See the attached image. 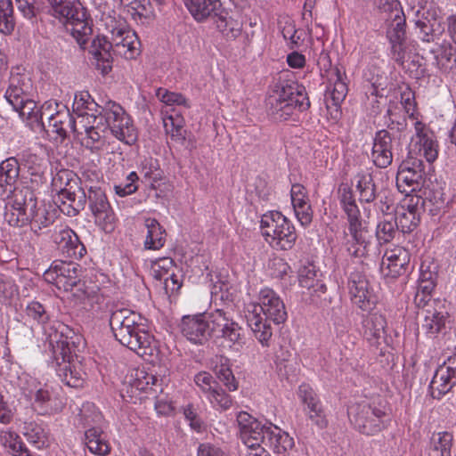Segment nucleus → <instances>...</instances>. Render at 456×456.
Segmentation results:
<instances>
[{
	"instance_id": "1",
	"label": "nucleus",
	"mask_w": 456,
	"mask_h": 456,
	"mask_svg": "<svg viewBox=\"0 0 456 456\" xmlns=\"http://www.w3.org/2000/svg\"><path fill=\"white\" fill-rule=\"evenodd\" d=\"M46 341L52 352L53 364L61 380L68 387H83L86 373L81 369L77 351L81 337L63 322L45 328Z\"/></svg>"
},
{
	"instance_id": "2",
	"label": "nucleus",
	"mask_w": 456,
	"mask_h": 456,
	"mask_svg": "<svg viewBox=\"0 0 456 456\" xmlns=\"http://www.w3.org/2000/svg\"><path fill=\"white\" fill-rule=\"evenodd\" d=\"M90 126L84 125L86 137L83 144L91 150H99L103 144V138L108 131L118 140L132 145L136 142L137 134L130 116L123 107L113 102L107 101L101 108L99 114L90 115Z\"/></svg>"
},
{
	"instance_id": "3",
	"label": "nucleus",
	"mask_w": 456,
	"mask_h": 456,
	"mask_svg": "<svg viewBox=\"0 0 456 456\" xmlns=\"http://www.w3.org/2000/svg\"><path fill=\"white\" fill-rule=\"evenodd\" d=\"M145 321L131 309L118 305L110 309V326L116 340L142 357L151 356L155 349L154 338L147 330Z\"/></svg>"
},
{
	"instance_id": "4",
	"label": "nucleus",
	"mask_w": 456,
	"mask_h": 456,
	"mask_svg": "<svg viewBox=\"0 0 456 456\" xmlns=\"http://www.w3.org/2000/svg\"><path fill=\"white\" fill-rule=\"evenodd\" d=\"M265 102L268 114L277 121H285L296 110L302 112L310 108L305 87L282 76L273 80Z\"/></svg>"
},
{
	"instance_id": "5",
	"label": "nucleus",
	"mask_w": 456,
	"mask_h": 456,
	"mask_svg": "<svg viewBox=\"0 0 456 456\" xmlns=\"http://www.w3.org/2000/svg\"><path fill=\"white\" fill-rule=\"evenodd\" d=\"M259 304L253 305L246 315L248 327L256 338L263 345L268 346L273 336L269 321L275 324L283 323L288 317L283 301L271 289L265 288L259 293Z\"/></svg>"
},
{
	"instance_id": "6",
	"label": "nucleus",
	"mask_w": 456,
	"mask_h": 456,
	"mask_svg": "<svg viewBox=\"0 0 456 456\" xmlns=\"http://www.w3.org/2000/svg\"><path fill=\"white\" fill-rule=\"evenodd\" d=\"M80 271L79 265L73 261L55 260L44 273L43 278L59 290L71 292L74 290V297L86 308L98 303L100 297L94 291L85 289V283L79 278Z\"/></svg>"
},
{
	"instance_id": "7",
	"label": "nucleus",
	"mask_w": 456,
	"mask_h": 456,
	"mask_svg": "<svg viewBox=\"0 0 456 456\" xmlns=\"http://www.w3.org/2000/svg\"><path fill=\"white\" fill-rule=\"evenodd\" d=\"M49 13L58 19L79 45H85L93 32L92 20L79 2L69 0H47Z\"/></svg>"
},
{
	"instance_id": "8",
	"label": "nucleus",
	"mask_w": 456,
	"mask_h": 456,
	"mask_svg": "<svg viewBox=\"0 0 456 456\" xmlns=\"http://www.w3.org/2000/svg\"><path fill=\"white\" fill-rule=\"evenodd\" d=\"M386 403L379 401L362 403L348 409V417L356 430L366 436H374L390 424V415Z\"/></svg>"
},
{
	"instance_id": "9",
	"label": "nucleus",
	"mask_w": 456,
	"mask_h": 456,
	"mask_svg": "<svg viewBox=\"0 0 456 456\" xmlns=\"http://www.w3.org/2000/svg\"><path fill=\"white\" fill-rule=\"evenodd\" d=\"M60 182V191L53 198L54 204L69 216H77L86 204L87 193L78 186L76 175L69 170H61L53 179V185L57 187Z\"/></svg>"
},
{
	"instance_id": "10",
	"label": "nucleus",
	"mask_w": 456,
	"mask_h": 456,
	"mask_svg": "<svg viewBox=\"0 0 456 456\" xmlns=\"http://www.w3.org/2000/svg\"><path fill=\"white\" fill-rule=\"evenodd\" d=\"M262 235L271 247L281 250L291 249L297 235L292 222L279 211L264 214L260 221Z\"/></svg>"
},
{
	"instance_id": "11",
	"label": "nucleus",
	"mask_w": 456,
	"mask_h": 456,
	"mask_svg": "<svg viewBox=\"0 0 456 456\" xmlns=\"http://www.w3.org/2000/svg\"><path fill=\"white\" fill-rule=\"evenodd\" d=\"M129 28L125 23H119L111 29L110 41L105 37H97L92 42L91 53L95 60V66L102 75L109 74L112 69V53L116 48H121Z\"/></svg>"
},
{
	"instance_id": "12",
	"label": "nucleus",
	"mask_w": 456,
	"mask_h": 456,
	"mask_svg": "<svg viewBox=\"0 0 456 456\" xmlns=\"http://www.w3.org/2000/svg\"><path fill=\"white\" fill-rule=\"evenodd\" d=\"M426 164L418 158L409 157L403 160L396 174V187L402 193L420 191L426 182Z\"/></svg>"
},
{
	"instance_id": "13",
	"label": "nucleus",
	"mask_w": 456,
	"mask_h": 456,
	"mask_svg": "<svg viewBox=\"0 0 456 456\" xmlns=\"http://www.w3.org/2000/svg\"><path fill=\"white\" fill-rule=\"evenodd\" d=\"M347 288L352 303L362 311L372 310L377 304V297L364 273L363 265L350 273Z\"/></svg>"
},
{
	"instance_id": "14",
	"label": "nucleus",
	"mask_w": 456,
	"mask_h": 456,
	"mask_svg": "<svg viewBox=\"0 0 456 456\" xmlns=\"http://www.w3.org/2000/svg\"><path fill=\"white\" fill-rule=\"evenodd\" d=\"M211 336L223 339L230 347L241 346L243 341L242 329L224 309H216L209 313Z\"/></svg>"
},
{
	"instance_id": "15",
	"label": "nucleus",
	"mask_w": 456,
	"mask_h": 456,
	"mask_svg": "<svg viewBox=\"0 0 456 456\" xmlns=\"http://www.w3.org/2000/svg\"><path fill=\"white\" fill-rule=\"evenodd\" d=\"M86 201L95 224L106 233L112 232L116 228L117 217L105 192L100 187H90Z\"/></svg>"
},
{
	"instance_id": "16",
	"label": "nucleus",
	"mask_w": 456,
	"mask_h": 456,
	"mask_svg": "<svg viewBox=\"0 0 456 456\" xmlns=\"http://www.w3.org/2000/svg\"><path fill=\"white\" fill-rule=\"evenodd\" d=\"M319 273L313 264L302 266L298 271L300 287L308 290L312 304L325 307L330 303V297L327 293V287L319 279Z\"/></svg>"
},
{
	"instance_id": "17",
	"label": "nucleus",
	"mask_w": 456,
	"mask_h": 456,
	"mask_svg": "<svg viewBox=\"0 0 456 456\" xmlns=\"http://www.w3.org/2000/svg\"><path fill=\"white\" fill-rule=\"evenodd\" d=\"M399 138L396 139L387 129L376 132L373 139L371 158L373 164L379 168H387L393 162L394 155L400 144Z\"/></svg>"
},
{
	"instance_id": "18",
	"label": "nucleus",
	"mask_w": 456,
	"mask_h": 456,
	"mask_svg": "<svg viewBox=\"0 0 456 456\" xmlns=\"http://www.w3.org/2000/svg\"><path fill=\"white\" fill-rule=\"evenodd\" d=\"M33 387L28 389L26 396L33 400V405L41 415L55 414L61 412L65 406V403L50 387L36 384L32 381Z\"/></svg>"
},
{
	"instance_id": "19",
	"label": "nucleus",
	"mask_w": 456,
	"mask_h": 456,
	"mask_svg": "<svg viewBox=\"0 0 456 456\" xmlns=\"http://www.w3.org/2000/svg\"><path fill=\"white\" fill-rule=\"evenodd\" d=\"M180 329L191 343L204 345L211 337L209 313L183 316Z\"/></svg>"
},
{
	"instance_id": "20",
	"label": "nucleus",
	"mask_w": 456,
	"mask_h": 456,
	"mask_svg": "<svg viewBox=\"0 0 456 456\" xmlns=\"http://www.w3.org/2000/svg\"><path fill=\"white\" fill-rule=\"evenodd\" d=\"M297 394L301 402L305 405V411L309 419L320 429L327 428L328 419L314 390L308 384H302L298 387Z\"/></svg>"
},
{
	"instance_id": "21",
	"label": "nucleus",
	"mask_w": 456,
	"mask_h": 456,
	"mask_svg": "<svg viewBox=\"0 0 456 456\" xmlns=\"http://www.w3.org/2000/svg\"><path fill=\"white\" fill-rule=\"evenodd\" d=\"M410 264V254L402 247L387 251L383 256L380 272L385 277L392 279L405 274Z\"/></svg>"
},
{
	"instance_id": "22",
	"label": "nucleus",
	"mask_w": 456,
	"mask_h": 456,
	"mask_svg": "<svg viewBox=\"0 0 456 456\" xmlns=\"http://www.w3.org/2000/svg\"><path fill=\"white\" fill-rule=\"evenodd\" d=\"M53 239L60 250L71 259L81 258L86 252L77 233L69 227L55 228Z\"/></svg>"
},
{
	"instance_id": "23",
	"label": "nucleus",
	"mask_w": 456,
	"mask_h": 456,
	"mask_svg": "<svg viewBox=\"0 0 456 456\" xmlns=\"http://www.w3.org/2000/svg\"><path fill=\"white\" fill-rule=\"evenodd\" d=\"M362 335L370 346H379L387 338V320L379 313H370L363 316Z\"/></svg>"
},
{
	"instance_id": "24",
	"label": "nucleus",
	"mask_w": 456,
	"mask_h": 456,
	"mask_svg": "<svg viewBox=\"0 0 456 456\" xmlns=\"http://www.w3.org/2000/svg\"><path fill=\"white\" fill-rule=\"evenodd\" d=\"M16 70H19V69L17 68ZM31 89L30 77L25 73H20L12 69L4 97L12 106H17L23 102V98L29 96Z\"/></svg>"
},
{
	"instance_id": "25",
	"label": "nucleus",
	"mask_w": 456,
	"mask_h": 456,
	"mask_svg": "<svg viewBox=\"0 0 456 456\" xmlns=\"http://www.w3.org/2000/svg\"><path fill=\"white\" fill-rule=\"evenodd\" d=\"M338 198L339 204L346 216L348 225L354 230L357 224L365 223L362 219L360 209L356 204L354 193L352 187L346 183H342L338 189Z\"/></svg>"
},
{
	"instance_id": "26",
	"label": "nucleus",
	"mask_w": 456,
	"mask_h": 456,
	"mask_svg": "<svg viewBox=\"0 0 456 456\" xmlns=\"http://www.w3.org/2000/svg\"><path fill=\"white\" fill-rule=\"evenodd\" d=\"M266 440L264 447L269 448L274 453L291 455L289 451L294 447V439L287 432L281 430L279 427L269 424V432L266 433Z\"/></svg>"
},
{
	"instance_id": "27",
	"label": "nucleus",
	"mask_w": 456,
	"mask_h": 456,
	"mask_svg": "<svg viewBox=\"0 0 456 456\" xmlns=\"http://www.w3.org/2000/svg\"><path fill=\"white\" fill-rule=\"evenodd\" d=\"M415 131L419 144V152L428 163L435 161L438 156V144L435 135L420 121L415 122Z\"/></svg>"
},
{
	"instance_id": "28",
	"label": "nucleus",
	"mask_w": 456,
	"mask_h": 456,
	"mask_svg": "<svg viewBox=\"0 0 456 456\" xmlns=\"http://www.w3.org/2000/svg\"><path fill=\"white\" fill-rule=\"evenodd\" d=\"M48 120V127L51 132L56 134L61 140L68 135L69 130L76 132V120L69 110H57L55 113L46 111L45 117Z\"/></svg>"
},
{
	"instance_id": "29",
	"label": "nucleus",
	"mask_w": 456,
	"mask_h": 456,
	"mask_svg": "<svg viewBox=\"0 0 456 456\" xmlns=\"http://www.w3.org/2000/svg\"><path fill=\"white\" fill-rule=\"evenodd\" d=\"M52 104L45 102L41 109H37L36 102L29 97L23 98V102L17 106H12L13 110L19 112L20 116L30 121V125L36 124L40 128H45V117L46 111L51 109Z\"/></svg>"
},
{
	"instance_id": "30",
	"label": "nucleus",
	"mask_w": 456,
	"mask_h": 456,
	"mask_svg": "<svg viewBox=\"0 0 456 456\" xmlns=\"http://www.w3.org/2000/svg\"><path fill=\"white\" fill-rule=\"evenodd\" d=\"M349 234L352 242L347 248V251L351 256L356 258L364 257L367 255V248L370 246V232L365 223L357 224L354 230L348 225Z\"/></svg>"
},
{
	"instance_id": "31",
	"label": "nucleus",
	"mask_w": 456,
	"mask_h": 456,
	"mask_svg": "<svg viewBox=\"0 0 456 456\" xmlns=\"http://www.w3.org/2000/svg\"><path fill=\"white\" fill-rule=\"evenodd\" d=\"M211 17L215 19L218 30L227 39L234 40L240 35L242 30L241 22L230 16L229 12L222 6Z\"/></svg>"
},
{
	"instance_id": "32",
	"label": "nucleus",
	"mask_w": 456,
	"mask_h": 456,
	"mask_svg": "<svg viewBox=\"0 0 456 456\" xmlns=\"http://www.w3.org/2000/svg\"><path fill=\"white\" fill-rule=\"evenodd\" d=\"M456 385V377L439 366L429 385L431 396L434 399L440 400L444 395L449 393Z\"/></svg>"
},
{
	"instance_id": "33",
	"label": "nucleus",
	"mask_w": 456,
	"mask_h": 456,
	"mask_svg": "<svg viewBox=\"0 0 456 456\" xmlns=\"http://www.w3.org/2000/svg\"><path fill=\"white\" fill-rule=\"evenodd\" d=\"M20 175L18 160L8 158L0 163V197H4L7 191H12Z\"/></svg>"
},
{
	"instance_id": "34",
	"label": "nucleus",
	"mask_w": 456,
	"mask_h": 456,
	"mask_svg": "<svg viewBox=\"0 0 456 456\" xmlns=\"http://www.w3.org/2000/svg\"><path fill=\"white\" fill-rule=\"evenodd\" d=\"M184 5L197 21H204L219 10L220 0H183Z\"/></svg>"
},
{
	"instance_id": "35",
	"label": "nucleus",
	"mask_w": 456,
	"mask_h": 456,
	"mask_svg": "<svg viewBox=\"0 0 456 456\" xmlns=\"http://www.w3.org/2000/svg\"><path fill=\"white\" fill-rule=\"evenodd\" d=\"M12 196L11 208L14 211H20L28 214L37 206V197L34 191L26 186L20 189H12Z\"/></svg>"
},
{
	"instance_id": "36",
	"label": "nucleus",
	"mask_w": 456,
	"mask_h": 456,
	"mask_svg": "<svg viewBox=\"0 0 456 456\" xmlns=\"http://www.w3.org/2000/svg\"><path fill=\"white\" fill-rule=\"evenodd\" d=\"M354 179L355 188L359 193V200L362 203H371L377 198V185L371 173L367 171L358 172Z\"/></svg>"
},
{
	"instance_id": "37",
	"label": "nucleus",
	"mask_w": 456,
	"mask_h": 456,
	"mask_svg": "<svg viewBox=\"0 0 456 456\" xmlns=\"http://www.w3.org/2000/svg\"><path fill=\"white\" fill-rule=\"evenodd\" d=\"M147 229L144 248L158 250L164 247L167 232L164 227L155 218H146L144 222Z\"/></svg>"
},
{
	"instance_id": "38",
	"label": "nucleus",
	"mask_w": 456,
	"mask_h": 456,
	"mask_svg": "<svg viewBox=\"0 0 456 456\" xmlns=\"http://www.w3.org/2000/svg\"><path fill=\"white\" fill-rule=\"evenodd\" d=\"M425 195L426 200L432 205L429 211L433 216L437 215L441 210L445 212V209L453 208L456 204V195L448 198L444 189L438 185L429 188L428 191L425 192Z\"/></svg>"
},
{
	"instance_id": "39",
	"label": "nucleus",
	"mask_w": 456,
	"mask_h": 456,
	"mask_svg": "<svg viewBox=\"0 0 456 456\" xmlns=\"http://www.w3.org/2000/svg\"><path fill=\"white\" fill-rule=\"evenodd\" d=\"M28 217L31 230L37 234H41L44 229L50 227L55 221L54 212L45 206H37L28 214Z\"/></svg>"
},
{
	"instance_id": "40",
	"label": "nucleus",
	"mask_w": 456,
	"mask_h": 456,
	"mask_svg": "<svg viewBox=\"0 0 456 456\" xmlns=\"http://www.w3.org/2000/svg\"><path fill=\"white\" fill-rule=\"evenodd\" d=\"M276 370L281 379L292 382L297 375L298 364L296 357L289 351L276 354Z\"/></svg>"
},
{
	"instance_id": "41",
	"label": "nucleus",
	"mask_w": 456,
	"mask_h": 456,
	"mask_svg": "<svg viewBox=\"0 0 456 456\" xmlns=\"http://www.w3.org/2000/svg\"><path fill=\"white\" fill-rule=\"evenodd\" d=\"M86 444L88 450L97 455H107L110 447L102 431L96 428H89L85 433Z\"/></svg>"
},
{
	"instance_id": "42",
	"label": "nucleus",
	"mask_w": 456,
	"mask_h": 456,
	"mask_svg": "<svg viewBox=\"0 0 456 456\" xmlns=\"http://www.w3.org/2000/svg\"><path fill=\"white\" fill-rule=\"evenodd\" d=\"M253 426L241 432L240 439L248 447L264 446L266 440V433L269 432V425H263L260 421L254 422Z\"/></svg>"
},
{
	"instance_id": "43",
	"label": "nucleus",
	"mask_w": 456,
	"mask_h": 456,
	"mask_svg": "<svg viewBox=\"0 0 456 456\" xmlns=\"http://www.w3.org/2000/svg\"><path fill=\"white\" fill-rule=\"evenodd\" d=\"M422 329L429 338L436 337L445 326L446 313L436 309H427Z\"/></svg>"
},
{
	"instance_id": "44",
	"label": "nucleus",
	"mask_w": 456,
	"mask_h": 456,
	"mask_svg": "<svg viewBox=\"0 0 456 456\" xmlns=\"http://www.w3.org/2000/svg\"><path fill=\"white\" fill-rule=\"evenodd\" d=\"M388 13L387 20L391 19V22L387 31L388 39L400 40L406 37V21L402 8L392 11Z\"/></svg>"
},
{
	"instance_id": "45",
	"label": "nucleus",
	"mask_w": 456,
	"mask_h": 456,
	"mask_svg": "<svg viewBox=\"0 0 456 456\" xmlns=\"http://www.w3.org/2000/svg\"><path fill=\"white\" fill-rule=\"evenodd\" d=\"M397 220L395 216H387L380 220L376 227L375 235L380 245L391 242L399 234Z\"/></svg>"
},
{
	"instance_id": "46",
	"label": "nucleus",
	"mask_w": 456,
	"mask_h": 456,
	"mask_svg": "<svg viewBox=\"0 0 456 456\" xmlns=\"http://www.w3.org/2000/svg\"><path fill=\"white\" fill-rule=\"evenodd\" d=\"M278 27L291 49L298 47L303 43L302 33L296 28L295 21L290 17H281L278 21Z\"/></svg>"
},
{
	"instance_id": "47",
	"label": "nucleus",
	"mask_w": 456,
	"mask_h": 456,
	"mask_svg": "<svg viewBox=\"0 0 456 456\" xmlns=\"http://www.w3.org/2000/svg\"><path fill=\"white\" fill-rule=\"evenodd\" d=\"M102 106L103 105L96 103L88 92H80L76 94L72 105L73 110L77 112L78 116L84 117L86 115L88 119L90 118L91 114L84 112V110H89L94 114H99Z\"/></svg>"
},
{
	"instance_id": "48",
	"label": "nucleus",
	"mask_w": 456,
	"mask_h": 456,
	"mask_svg": "<svg viewBox=\"0 0 456 456\" xmlns=\"http://www.w3.org/2000/svg\"><path fill=\"white\" fill-rule=\"evenodd\" d=\"M15 26L16 20L12 0H0V33L12 35Z\"/></svg>"
},
{
	"instance_id": "49",
	"label": "nucleus",
	"mask_w": 456,
	"mask_h": 456,
	"mask_svg": "<svg viewBox=\"0 0 456 456\" xmlns=\"http://www.w3.org/2000/svg\"><path fill=\"white\" fill-rule=\"evenodd\" d=\"M347 86L346 84L342 80V77L340 74V71L337 70V79L333 85L332 89L326 95V105L329 109L330 105L334 106L336 108V112H338V107L342 103V102L345 100L346 94H347Z\"/></svg>"
},
{
	"instance_id": "50",
	"label": "nucleus",
	"mask_w": 456,
	"mask_h": 456,
	"mask_svg": "<svg viewBox=\"0 0 456 456\" xmlns=\"http://www.w3.org/2000/svg\"><path fill=\"white\" fill-rule=\"evenodd\" d=\"M452 439V434L447 431L433 434L430 448L436 456H451Z\"/></svg>"
},
{
	"instance_id": "51",
	"label": "nucleus",
	"mask_w": 456,
	"mask_h": 456,
	"mask_svg": "<svg viewBox=\"0 0 456 456\" xmlns=\"http://www.w3.org/2000/svg\"><path fill=\"white\" fill-rule=\"evenodd\" d=\"M23 435L30 444L38 449L44 447L47 442L45 428L33 421L24 423Z\"/></svg>"
},
{
	"instance_id": "52",
	"label": "nucleus",
	"mask_w": 456,
	"mask_h": 456,
	"mask_svg": "<svg viewBox=\"0 0 456 456\" xmlns=\"http://www.w3.org/2000/svg\"><path fill=\"white\" fill-rule=\"evenodd\" d=\"M139 45L140 42L136 34L129 29V31H126V36L121 48H116L114 50V54L121 55L126 60L134 59L140 53Z\"/></svg>"
},
{
	"instance_id": "53",
	"label": "nucleus",
	"mask_w": 456,
	"mask_h": 456,
	"mask_svg": "<svg viewBox=\"0 0 456 456\" xmlns=\"http://www.w3.org/2000/svg\"><path fill=\"white\" fill-rule=\"evenodd\" d=\"M26 314L28 317L43 325L44 333H45L46 327H49L57 322H48L50 320V315L45 305L38 301L30 302L26 307ZM45 336L46 337V334H45Z\"/></svg>"
},
{
	"instance_id": "54",
	"label": "nucleus",
	"mask_w": 456,
	"mask_h": 456,
	"mask_svg": "<svg viewBox=\"0 0 456 456\" xmlns=\"http://www.w3.org/2000/svg\"><path fill=\"white\" fill-rule=\"evenodd\" d=\"M395 219L397 220L399 231L403 233H410L418 227L420 216L419 214H412V212L398 211Z\"/></svg>"
},
{
	"instance_id": "55",
	"label": "nucleus",
	"mask_w": 456,
	"mask_h": 456,
	"mask_svg": "<svg viewBox=\"0 0 456 456\" xmlns=\"http://www.w3.org/2000/svg\"><path fill=\"white\" fill-rule=\"evenodd\" d=\"M132 386L137 390L146 393L151 391L154 394L158 392V387H160L158 384L157 377L144 371H139L136 373V379Z\"/></svg>"
},
{
	"instance_id": "56",
	"label": "nucleus",
	"mask_w": 456,
	"mask_h": 456,
	"mask_svg": "<svg viewBox=\"0 0 456 456\" xmlns=\"http://www.w3.org/2000/svg\"><path fill=\"white\" fill-rule=\"evenodd\" d=\"M210 403L221 410H228L232 404V396L227 394L219 385L215 387L207 396Z\"/></svg>"
},
{
	"instance_id": "57",
	"label": "nucleus",
	"mask_w": 456,
	"mask_h": 456,
	"mask_svg": "<svg viewBox=\"0 0 456 456\" xmlns=\"http://www.w3.org/2000/svg\"><path fill=\"white\" fill-rule=\"evenodd\" d=\"M225 362H221L216 366V374L218 379L230 390L235 391L238 388V382L227 364L228 359H224Z\"/></svg>"
},
{
	"instance_id": "58",
	"label": "nucleus",
	"mask_w": 456,
	"mask_h": 456,
	"mask_svg": "<svg viewBox=\"0 0 456 456\" xmlns=\"http://www.w3.org/2000/svg\"><path fill=\"white\" fill-rule=\"evenodd\" d=\"M437 24L436 19L429 20L428 18L419 19L416 21V27L419 30V37L424 42H434L437 37L435 25Z\"/></svg>"
},
{
	"instance_id": "59",
	"label": "nucleus",
	"mask_w": 456,
	"mask_h": 456,
	"mask_svg": "<svg viewBox=\"0 0 456 456\" xmlns=\"http://www.w3.org/2000/svg\"><path fill=\"white\" fill-rule=\"evenodd\" d=\"M158 99L167 105H182L190 107L188 100L180 93L170 92L167 89L159 87L156 90Z\"/></svg>"
},
{
	"instance_id": "60",
	"label": "nucleus",
	"mask_w": 456,
	"mask_h": 456,
	"mask_svg": "<svg viewBox=\"0 0 456 456\" xmlns=\"http://www.w3.org/2000/svg\"><path fill=\"white\" fill-rule=\"evenodd\" d=\"M139 177L136 172H131L127 176L125 182H122L114 186V190L116 194L120 197H125L135 192L138 189L137 181Z\"/></svg>"
},
{
	"instance_id": "61",
	"label": "nucleus",
	"mask_w": 456,
	"mask_h": 456,
	"mask_svg": "<svg viewBox=\"0 0 456 456\" xmlns=\"http://www.w3.org/2000/svg\"><path fill=\"white\" fill-rule=\"evenodd\" d=\"M405 198L401 203V210L403 212H412V214H420V208L424 204V199L413 192L404 193Z\"/></svg>"
},
{
	"instance_id": "62",
	"label": "nucleus",
	"mask_w": 456,
	"mask_h": 456,
	"mask_svg": "<svg viewBox=\"0 0 456 456\" xmlns=\"http://www.w3.org/2000/svg\"><path fill=\"white\" fill-rule=\"evenodd\" d=\"M194 382L200 390L206 395V396L219 384L216 381L214 377L207 371H200L194 376Z\"/></svg>"
},
{
	"instance_id": "63",
	"label": "nucleus",
	"mask_w": 456,
	"mask_h": 456,
	"mask_svg": "<svg viewBox=\"0 0 456 456\" xmlns=\"http://www.w3.org/2000/svg\"><path fill=\"white\" fill-rule=\"evenodd\" d=\"M406 39L400 40L388 39L391 45V58L400 66H403L405 60Z\"/></svg>"
},
{
	"instance_id": "64",
	"label": "nucleus",
	"mask_w": 456,
	"mask_h": 456,
	"mask_svg": "<svg viewBox=\"0 0 456 456\" xmlns=\"http://www.w3.org/2000/svg\"><path fill=\"white\" fill-rule=\"evenodd\" d=\"M168 120L170 121V124H168L167 121H165L167 133L170 134V137L174 142L179 144H183L186 139V130H184L181 125L175 124V119L172 117H169Z\"/></svg>"
}]
</instances>
